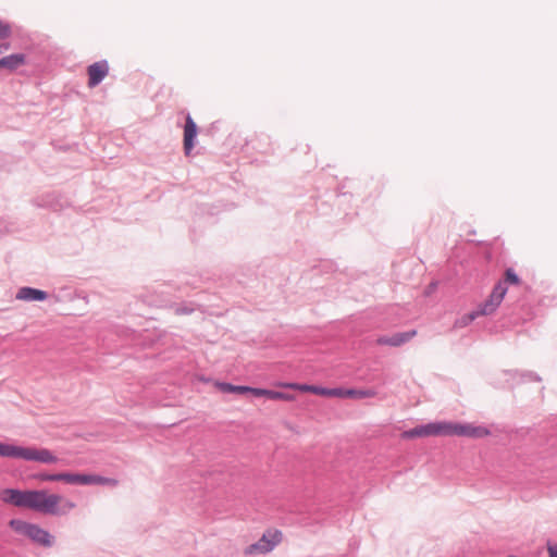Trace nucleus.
I'll return each instance as SVG.
<instances>
[{
	"instance_id": "1",
	"label": "nucleus",
	"mask_w": 557,
	"mask_h": 557,
	"mask_svg": "<svg viewBox=\"0 0 557 557\" xmlns=\"http://www.w3.org/2000/svg\"><path fill=\"white\" fill-rule=\"evenodd\" d=\"M0 499L5 504L51 516H65L76 508L73 500L48 490L5 488L1 491Z\"/></svg>"
},
{
	"instance_id": "2",
	"label": "nucleus",
	"mask_w": 557,
	"mask_h": 557,
	"mask_svg": "<svg viewBox=\"0 0 557 557\" xmlns=\"http://www.w3.org/2000/svg\"><path fill=\"white\" fill-rule=\"evenodd\" d=\"M277 387L295 389L304 393H312L325 397H338V398H372L376 396V392L373 389H355V388H325L315 385L277 382Z\"/></svg>"
},
{
	"instance_id": "3",
	"label": "nucleus",
	"mask_w": 557,
	"mask_h": 557,
	"mask_svg": "<svg viewBox=\"0 0 557 557\" xmlns=\"http://www.w3.org/2000/svg\"><path fill=\"white\" fill-rule=\"evenodd\" d=\"M35 479L41 482H64L67 484H78V485H109L116 486L119 481L113 478H106L98 474H85V473H71V472H60V473H38L34 476Z\"/></svg>"
},
{
	"instance_id": "4",
	"label": "nucleus",
	"mask_w": 557,
	"mask_h": 557,
	"mask_svg": "<svg viewBox=\"0 0 557 557\" xmlns=\"http://www.w3.org/2000/svg\"><path fill=\"white\" fill-rule=\"evenodd\" d=\"M0 456L40 463H55L58 461L57 456L47 448L23 447L5 443H0Z\"/></svg>"
},
{
	"instance_id": "5",
	"label": "nucleus",
	"mask_w": 557,
	"mask_h": 557,
	"mask_svg": "<svg viewBox=\"0 0 557 557\" xmlns=\"http://www.w3.org/2000/svg\"><path fill=\"white\" fill-rule=\"evenodd\" d=\"M281 539L282 534L278 531L267 532L258 542L247 546L245 548V554L261 555L269 553L281 542Z\"/></svg>"
},
{
	"instance_id": "6",
	"label": "nucleus",
	"mask_w": 557,
	"mask_h": 557,
	"mask_svg": "<svg viewBox=\"0 0 557 557\" xmlns=\"http://www.w3.org/2000/svg\"><path fill=\"white\" fill-rule=\"evenodd\" d=\"M507 293V287L503 282H498L488 298L480 306L478 309L481 315H488L496 311V309L502 304L505 295Z\"/></svg>"
},
{
	"instance_id": "7",
	"label": "nucleus",
	"mask_w": 557,
	"mask_h": 557,
	"mask_svg": "<svg viewBox=\"0 0 557 557\" xmlns=\"http://www.w3.org/2000/svg\"><path fill=\"white\" fill-rule=\"evenodd\" d=\"M416 335V330L395 333L392 335H381L375 339V344L377 346L400 347L411 341Z\"/></svg>"
},
{
	"instance_id": "8",
	"label": "nucleus",
	"mask_w": 557,
	"mask_h": 557,
	"mask_svg": "<svg viewBox=\"0 0 557 557\" xmlns=\"http://www.w3.org/2000/svg\"><path fill=\"white\" fill-rule=\"evenodd\" d=\"M455 435L481 438L490 435L488 429L470 423H455Z\"/></svg>"
},
{
	"instance_id": "9",
	"label": "nucleus",
	"mask_w": 557,
	"mask_h": 557,
	"mask_svg": "<svg viewBox=\"0 0 557 557\" xmlns=\"http://www.w3.org/2000/svg\"><path fill=\"white\" fill-rule=\"evenodd\" d=\"M109 72V66L106 61L96 62L88 66V86L95 87L97 86Z\"/></svg>"
},
{
	"instance_id": "10",
	"label": "nucleus",
	"mask_w": 557,
	"mask_h": 557,
	"mask_svg": "<svg viewBox=\"0 0 557 557\" xmlns=\"http://www.w3.org/2000/svg\"><path fill=\"white\" fill-rule=\"evenodd\" d=\"M27 539L32 540L38 545L46 547H49L53 544V536L48 531L35 523L32 530L28 532Z\"/></svg>"
},
{
	"instance_id": "11",
	"label": "nucleus",
	"mask_w": 557,
	"mask_h": 557,
	"mask_svg": "<svg viewBox=\"0 0 557 557\" xmlns=\"http://www.w3.org/2000/svg\"><path fill=\"white\" fill-rule=\"evenodd\" d=\"M197 136V125L194 120L188 115L184 127V150L188 156L194 148V140Z\"/></svg>"
},
{
	"instance_id": "12",
	"label": "nucleus",
	"mask_w": 557,
	"mask_h": 557,
	"mask_svg": "<svg viewBox=\"0 0 557 557\" xmlns=\"http://www.w3.org/2000/svg\"><path fill=\"white\" fill-rule=\"evenodd\" d=\"M429 436L455 435V423L453 422H434L426 424Z\"/></svg>"
},
{
	"instance_id": "13",
	"label": "nucleus",
	"mask_w": 557,
	"mask_h": 557,
	"mask_svg": "<svg viewBox=\"0 0 557 557\" xmlns=\"http://www.w3.org/2000/svg\"><path fill=\"white\" fill-rule=\"evenodd\" d=\"M46 298V292L32 287H22L16 294V299L24 301H42Z\"/></svg>"
},
{
	"instance_id": "14",
	"label": "nucleus",
	"mask_w": 557,
	"mask_h": 557,
	"mask_svg": "<svg viewBox=\"0 0 557 557\" xmlns=\"http://www.w3.org/2000/svg\"><path fill=\"white\" fill-rule=\"evenodd\" d=\"M214 387L223 393H236V394H246L250 393L255 396V391L257 387L244 386V385H233L231 383L219 382L215 381L213 383Z\"/></svg>"
},
{
	"instance_id": "15",
	"label": "nucleus",
	"mask_w": 557,
	"mask_h": 557,
	"mask_svg": "<svg viewBox=\"0 0 557 557\" xmlns=\"http://www.w3.org/2000/svg\"><path fill=\"white\" fill-rule=\"evenodd\" d=\"M25 63V55L23 53H14L0 59V69L14 71Z\"/></svg>"
},
{
	"instance_id": "16",
	"label": "nucleus",
	"mask_w": 557,
	"mask_h": 557,
	"mask_svg": "<svg viewBox=\"0 0 557 557\" xmlns=\"http://www.w3.org/2000/svg\"><path fill=\"white\" fill-rule=\"evenodd\" d=\"M256 397H267L272 400H285V401H293L295 400V396L282 392H276L272 389H265V388H258L255 391Z\"/></svg>"
},
{
	"instance_id": "17",
	"label": "nucleus",
	"mask_w": 557,
	"mask_h": 557,
	"mask_svg": "<svg viewBox=\"0 0 557 557\" xmlns=\"http://www.w3.org/2000/svg\"><path fill=\"white\" fill-rule=\"evenodd\" d=\"M34 523L21 520V519H12L9 521V527L17 534L23 535L25 537L28 536V532L32 530Z\"/></svg>"
},
{
	"instance_id": "18",
	"label": "nucleus",
	"mask_w": 557,
	"mask_h": 557,
	"mask_svg": "<svg viewBox=\"0 0 557 557\" xmlns=\"http://www.w3.org/2000/svg\"><path fill=\"white\" fill-rule=\"evenodd\" d=\"M428 435V428L425 425L417 426L412 430L406 431L403 434V437L405 438H413V437H426Z\"/></svg>"
},
{
	"instance_id": "19",
	"label": "nucleus",
	"mask_w": 557,
	"mask_h": 557,
	"mask_svg": "<svg viewBox=\"0 0 557 557\" xmlns=\"http://www.w3.org/2000/svg\"><path fill=\"white\" fill-rule=\"evenodd\" d=\"M481 314L479 313L478 310L470 312L468 314H465L463 317L459 318L455 322V327H465V326L469 325L472 321H474Z\"/></svg>"
},
{
	"instance_id": "20",
	"label": "nucleus",
	"mask_w": 557,
	"mask_h": 557,
	"mask_svg": "<svg viewBox=\"0 0 557 557\" xmlns=\"http://www.w3.org/2000/svg\"><path fill=\"white\" fill-rule=\"evenodd\" d=\"M503 283L504 284L505 283H510V284H513V285H518L520 283V280L518 277V275L513 272V270L508 269L505 272V282H503Z\"/></svg>"
},
{
	"instance_id": "21",
	"label": "nucleus",
	"mask_w": 557,
	"mask_h": 557,
	"mask_svg": "<svg viewBox=\"0 0 557 557\" xmlns=\"http://www.w3.org/2000/svg\"><path fill=\"white\" fill-rule=\"evenodd\" d=\"M11 33V26L8 23L0 21V39L10 37Z\"/></svg>"
},
{
	"instance_id": "22",
	"label": "nucleus",
	"mask_w": 557,
	"mask_h": 557,
	"mask_svg": "<svg viewBox=\"0 0 557 557\" xmlns=\"http://www.w3.org/2000/svg\"><path fill=\"white\" fill-rule=\"evenodd\" d=\"M547 552L549 557H557V544H548Z\"/></svg>"
},
{
	"instance_id": "23",
	"label": "nucleus",
	"mask_w": 557,
	"mask_h": 557,
	"mask_svg": "<svg viewBox=\"0 0 557 557\" xmlns=\"http://www.w3.org/2000/svg\"><path fill=\"white\" fill-rule=\"evenodd\" d=\"M10 45L9 44H0V54L9 51Z\"/></svg>"
}]
</instances>
